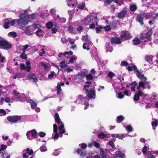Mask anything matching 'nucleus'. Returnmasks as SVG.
Returning a JSON list of instances; mask_svg holds the SVG:
<instances>
[{
    "label": "nucleus",
    "instance_id": "nucleus-51",
    "mask_svg": "<svg viewBox=\"0 0 158 158\" xmlns=\"http://www.w3.org/2000/svg\"><path fill=\"white\" fill-rule=\"evenodd\" d=\"M104 29L106 31H108L111 29L110 26L109 25L106 26L104 27Z\"/></svg>",
    "mask_w": 158,
    "mask_h": 158
},
{
    "label": "nucleus",
    "instance_id": "nucleus-50",
    "mask_svg": "<svg viewBox=\"0 0 158 158\" xmlns=\"http://www.w3.org/2000/svg\"><path fill=\"white\" fill-rule=\"evenodd\" d=\"M80 145H81V148L82 150L85 149L87 147V144L85 143H82L80 144Z\"/></svg>",
    "mask_w": 158,
    "mask_h": 158
},
{
    "label": "nucleus",
    "instance_id": "nucleus-26",
    "mask_svg": "<svg viewBox=\"0 0 158 158\" xmlns=\"http://www.w3.org/2000/svg\"><path fill=\"white\" fill-rule=\"evenodd\" d=\"M65 61L64 60H62L61 62H60V68L63 69L64 68H66L67 66V65L65 64Z\"/></svg>",
    "mask_w": 158,
    "mask_h": 158
},
{
    "label": "nucleus",
    "instance_id": "nucleus-39",
    "mask_svg": "<svg viewBox=\"0 0 158 158\" xmlns=\"http://www.w3.org/2000/svg\"><path fill=\"white\" fill-rule=\"evenodd\" d=\"M106 135L103 133H100L98 135V137L99 139H103L105 137Z\"/></svg>",
    "mask_w": 158,
    "mask_h": 158
},
{
    "label": "nucleus",
    "instance_id": "nucleus-27",
    "mask_svg": "<svg viewBox=\"0 0 158 158\" xmlns=\"http://www.w3.org/2000/svg\"><path fill=\"white\" fill-rule=\"evenodd\" d=\"M60 84V82L58 83L56 87L57 94L58 95H60V91H61L62 90V89H61V87L59 85Z\"/></svg>",
    "mask_w": 158,
    "mask_h": 158
},
{
    "label": "nucleus",
    "instance_id": "nucleus-40",
    "mask_svg": "<svg viewBox=\"0 0 158 158\" xmlns=\"http://www.w3.org/2000/svg\"><path fill=\"white\" fill-rule=\"evenodd\" d=\"M152 125L153 127H156L158 125V121L156 120L152 123Z\"/></svg>",
    "mask_w": 158,
    "mask_h": 158
},
{
    "label": "nucleus",
    "instance_id": "nucleus-22",
    "mask_svg": "<svg viewBox=\"0 0 158 158\" xmlns=\"http://www.w3.org/2000/svg\"><path fill=\"white\" fill-rule=\"evenodd\" d=\"M35 34L37 36H44L43 34V31L41 29H38L35 32Z\"/></svg>",
    "mask_w": 158,
    "mask_h": 158
},
{
    "label": "nucleus",
    "instance_id": "nucleus-31",
    "mask_svg": "<svg viewBox=\"0 0 158 158\" xmlns=\"http://www.w3.org/2000/svg\"><path fill=\"white\" fill-rule=\"evenodd\" d=\"M53 26V23L51 22H49L47 23L46 27L48 29H50L52 28Z\"/></svg>",
    "mask_w": 158,
    "mask_h": 158
},
{
    "label": "nucleus",
    "instance_id": "nucleus-16",
    "mask_svg": "<svg viewBox=\"0 0 158 158\" xmlns=\"http://www.w3.org/2000/svg\"><path fill=\"white\" fill-rule=\"evenodd\" d=\"M64 125L62 123H61L60 125L58 127L59 134H62L65 132V130L64 128Z\"/></svg>",
    "mask_w": 158,
    "mask_h": 158
},
{
    "label": "nucleus",
    "instance_id": "nucleus-46",
    "mask_svg": "<svg viewBox=\"0 0 158 158\" xmlns=\"http://www.w3.org/2000/svg\"><path fill=\"white\" fill-rule=\"evenodd\" d=\"M40 150L42 152H45L47 150L46 147L45 146H43L40 147Z\"/></svg>",
    "mask_w": 158,
    "mask_h": 158
},
{
    "label": "nucleus",
    "instance_id": "nucleus-45",
    "mask_svg": "<svg viewBox=\"0 0 158 158\" xmlns=\"http://www.w3.org/2000/svg\"><path fill=\"white\" fill-rule=\"evenodd\" d=\"M8 34L10 35L11 36H12L14 37H16L17 36V33L16 32L14 31L9 32L8 33Z\"/></svg>",
    "mask_w": 158,
    "mask_h": 158
},
{
    "label": "nucleus",
    "instance_id": "nucleus-18",
    "mask_svg": "<svg viewBox=\"0 0 158 158\" xmlns=\"http://www.w3.org/2000/svg\"><path fill=\"white\" fill-rule=\"evenodd\" d=\"M143 19V17L141 15H138L136 18L137 21L139 22L141 25H143L144 24Z\"/></svg>",
    "mask_w": 158,
    "mask_h": 158
},
{
    "label": "nucleus",
    "instance_id": "nucleus-4",
    "mask_svg": "<svg viewBox=\"0 0 158 158\" xmlns=\"http://www.w3.org/2000/svg\"><path fill=\"white\" fill-rule=\"evenodd\" d=\"M152 33L149 31L146 33H142L140 35L139 38L141 40H145L146 39H148L149 41H151L152 40L151 35Z\"/></svg>",
    "mask_w": 158,
    "mask_h": 158
},
{
    "label": "nucleus",
    "instance_id": "nucleus-61",
    "mask_svg": "<svg viewBox=\"0 0 158 158\" xmlns=\"http://www.w3.org/2000/svg\"><path fill=\"white\" fill-rule=\"evenodd\" d=\"M152 15L149 13H147L145 15V18L146 19H149L150 18L152 17Z\"/></svg>",
    "mask_w": 158,
    "mask_h": 158
},
{
    "label": "nucleus",
    "instance_id": "nucleus-49",
    "mask_svg": "<svg viewBox=\"0 0 158 158\" xmlns=\"http://www.w3.org/2000/svg\"><path fill=\"white\" fill-rule=\"evenodd\" d=\"M124 95L123 94L122 92H120L118 94V98L119 99H121L123 98Z\"/></svg>",
    "mask_w": 158,
    "mask_h": 158
},
{
    "label": "nucleus",
    "instance_id": "nucleus-44",
    "mask_svg": "<svg viewBox=\"0 0 158 158\" xmlns=\"http://www.w3.org/2000/svg\"><path fill=\"white\" fill-rule=\"evenodd\" d=\"M107 75L108 77H109L110 79H112L113 77L115 75V74L113 72L110 71L108 73Z\"/></svg>",
    "mask_w": 158,
    "mask_h": 158
},
{
    "label": "nucleus",
    "instance_id": "nucleus-8",
    "mask_svg": "<svg viewBox=\"0 0 158 158\" xmlns=\"http://www.w3.org/2000/svg\"><path fill=\"white\" fill-rule=\"evenodd\" d=\"M127 14V9H124L118 13L117 17L120 19H124Z\"/></svg>",
    "mask_w": 158,
    "mask_h": 158
},
{
    "label": "nucleus",
    "instance_id": "nucleus-56",
    "mask_svg": "<svg viewBox=\"0 0 158 158\" xmlns=\"http://www.w3.org/2000/svg\"><path fill=\"white\" fill-rule=\"evenodd\" d=\"M27 151V153H28L29 155H31L33 153L32 150H30L29 148H27L26 149Z\"/></svg>",
    "mask_w": 158,
    "mask_h": 158
},
{
    "label": "nucleus",
    "instance_id": "nucleus-9",
    "mask_svg": "<svg viewBox=\"0 0 158 158\" xmlns=\"http://www.w3.org/2000/svg\"><path fill=\"white\" fill-rule=\"evenodd\" d=\"M92 90H90L88 91L87 96L90 98H94L95 97L96 95L95 92L93 90L95 89V87H93V88L91 89Z\"/></svg>",
    "mask_w": 158,
    "mask_h": 158
},
{
    "label": "nucleus",
    "instance_id": "nucleus-34",
    "mask_svg": "<svg viewBox=\"0 0 158 158\" xmlns=\"http://www.w3.org/2000/svg\"><path fill=\"white\" fill-rule=\"evenodd\" d=\"M98 27H96L95 28L96 30V32L97 33H99L101 31V30L103 28V27L101 25L98 26Z\"/></svg>",
    "mask_w": 158,
    "mask_h": 158
},
{
    "label": "nucleus",
    "instance_id": "nucleus-19",
    "mask_svg": "<svg viewBox=\"0 0 158 158\" xmlns=\"http://www.w3.org/2000/svg\"><path fill=\"white\" fill-rule=\"evenodd\" d=\"M32 29L30 28V27L28 26L26 27L25 31V33L28 35H31L33 33V31H31Z\"/></svg>",
    "mask_w": 158,
    "mask_h": 158
},
{
    "label": "nucleus",
    "instance_id": "nucleus-14",
    "mask_svg": "<svg viewBox=\"0 0 158 158\" xmlns=\"http://www.w3.org/2000/svg\"><path fill=\"white\" fill-rule=\"evenodd\" d=\"M115 157L116 158L121 157V158H125V154L120 151H117L115 153Z\"/></svg>",
    "mask_w": 158,
    "mask_h": 158
},
{
    "label": "nucleus",
    "instance_id": "nucleus-3",
    "mask_svg": "<svg viewBox=\"0 0 158 158\" xmlns=\"http://www.w3.org/2000/svg\"><path fill=\"white\" fill-rule=\"evenodd\" d=\"M21 118V116L18 115L9 116L7 117V119L9 122L13 123L17 122Z\"/></svg>",
    "mask_w": 158,
    "mask_h": 158
},
{
    "label": "nucleus",
    "instance_id": "nucleus-13",
    "mask_svg": "<svg viewBox=\"0 0 158 158\" xmlns=\"http://www.w3.org/2000/svg\"><path fill=\"white\" fill-rule=\"evenodd\" d=\"M74 152L75 153H77V154L81 156H84L86 154L85 151L79 148L75 149Z\"/></svg>",
    "mask_w": 158,
    "mask_h": 158
},
{
    "label": "nucleus",
    "instance_id": "nucleus-38",
    "mask_svg": "<svg viewBox=\"0 0 158 158\" xmlns=\"http://www.w3.org/2000/svg\"><path fill=\"white\" fill-rule=\"evenodd\" d=\"M124 119V117L122 115H120L119 116H118L117 117V122L118 123V122L122 121Z\"/></svg>",
    "mask_w": 158,
    "mask_h": 158
},
{
    "label": "nucleus",
    "instance_id": "nucleus-35",
    "mask_svg": "<svg viewBox=\"0 0 158 158\" xmlns=\"http://www.w3.org/2000/svg\"><path fill=\"white\" fill-rule=\"evenodd\" d=\"M26 135L27 138L29 140H32V137L31 135V131H28Z\"/></svg>",
    "mask_w": 158,
    "mask_h": 158
},
{
    "label": "nucleus",
    "instance_id": "nucleus-29",
    "mask_svg": "<svg viewBox=\"0 0 158 158\" xmlns=\"http://www.w3.org/2000/svg\"><path fill=\"white\" fill-rule=\"evenodd\" d=\"M136 74L137 77L140 79H142L144 77V74H141L139 71H137V73H136Z\"/></svg>",
    "mask_w": 158,
    "mask_h": 158
},
{
    "label": "nucleus",
    "instance_id": "nucleus-12",
    "mask_svg": "<svg viewBox=\"0 0 158 158\" xmlns=\"http://www.w3.org/2000/svg\"><path fill=\"white\" fill-rule=\"evenodd\" d=\"M28 78L30 80L32 79L33 81L35 83L38 81L36 75L34 73H29L28 74Z\"/></svg>",
    "mask_w": 158,
    "mask_h": 158
},
{
    "label": "nucleus",
    "instance_id": "nucleus-28",
    "mask_svg": "<svg viewBox=\"0 0 158 158\" xmlns=\"http://www.w3.org/2000/svg\"><path fill=\"white\" fill-rule=\"evenodd\" d=\"M153 56L150 55L149 56L146 55L145 57V60L148 62H149L150 61H152V58H153Z\"/></svg>",
    "mask_w": 158,
    "mask_h": 158
},
{
    "label": "nucleus",
    "instance_id": "nucleus-58",
    "mask_svg": "<svg viewBox=\"0 0 158 158\" xmlns=\"http://www.w3.org/2000/svg\"><path fill=\"white\" fill-rule=\"evenodd\" d=\"M76 58L74 56H72L70 58L69 60V62L70 63H72L74 61L76 60Z\"/></svg>",
    "mask_w": 158,
    "mask_h": 158
},
{
    "label": "nucleus",
    "instance_id": "nucleus-17",
    "mask_svg": "<svg viewBox=\"0 0 158 158\" xmlns=\"http://www.w3.org/2000/svg\"><path fill=\"white\" fill-rule=\"evenodd\" d=\"M143 93H141L140 91H138L137 93L135 94L134 97L133 99L134 101H138L139 99V96H141Z\"/></svg>",
    "mask_w": 158,
    "mask_h": 158
},
{
    "label": "nucleus",
    "instance_id": "nucleus-53",
    "mask_svg": "<svg viewBox=\"0 0 158 158\" xmlns=\"http://www.w3.org/2000/svg\"><path fill=\"white\" fill-rule=\"evenodd\" d=\"M85 4L84 2H83L82 3L81 5H79L78 6V8L81 10L84 9V7H85Z\"/></svg>",
    "mask_w": 158,
    "mask_h": 158
},
{
    "label": "nucleus",
    "instance_id": "nucleus-48",
    "mask_svg": "<svg viewBox=\"0 0 158 158\" xmlns=\"http://www.w3.org/2000/svg\"><path fill=\"white\" fill-rule=\"evenodd\" d=\"M26 66L23 63H21L20 64V69L21 70H23L25 69Z\"/></svg>",
    "mask_w": 158,
    "mask_h": 158
},
{
    "label": "nucleus",
    "instance_id": "nucleus-11",
    "mask_svg": "<svg viewBox=\"0 0 158 158\" xmlns=\"http://www.w3.org/2000/svg\"><path fill=\"white\" fill-rule=\"evenodd\" d=\"M85 98H83L82 96L81 95H80L78 96L77 98V101H79L80 103L81 104H83V103L81 102L82 101H84V104L86 106H88L89 105V103L88 102H87L86 100H85Z\"/></svg>",
    "mask_w": 158,
    "mask_h": 158
},
{
    "label": "nucleus",
    "instance_id": "nucleus-23",
    "mask_svg": "<svg viewBox=\"0 0 158 158\" xmlns=\"http://www.w3.org/2000/svg\"><path fill=\"white\" fill-rule=\"evenodd\" d=\"M133 42L134 44L135 45H139L141 43V41L137 38H134L133 40Z\"/></svg>",
    "mask_w": 158,
    "mask_h": 158
},
{
    "label": "nucleus",
    "instance_id": "nucleus-33",
    "mask_svg": "<svg viewBox=\"0 0 158 158\" xmlns=\"http://www.w3.org/2000/svg\"><path fill=\"white\" fill-rule=\"evenodd\" d=\"M114 2L121 6L123 3V0H112Z\"/></svg>",
    "mask_w": 158,
    "mask_h": 158
},
{
    "label": "nucleus",
    "instance_id": "nucleus-7",
    "mask_svg": "<svg viewBox=\"0 0 158 158\" xmlns=\"http://www.w3.org/2000/svg\"><path fill=\"white\" fill-rule=\"evenodd\" d=\"M100 151V156L102 158H109L108 154L110 153L106 149H101Z\"/></svg>",
    "mask_w": 158,
    "mask_h": 158
},
{
    "label": "nucleus",
    "instance_id": "nucleus-60",
    "mask_svg": "<svg viewBox=\"0 0 158 158\" xmlns=\"http://www.w3.org/2000/svg\"><path fill=\"white\" fill-rule=\"evenodd\" d=\"M82 30V27L81 26H78L77 28V30L79 32H81Z\"/></svg>",
    "mask_w": 158,
    "mask_h": 158
},
{
    "label": "nucleus",
    "instance_id": "nucleus-43",
    "mask_svg": "<svg viewBox=\"0 0 158 158\" xmlns=\"http://www.w3.org/2000/svg\"><path fill=\"white\" fill-rule=\"evenodd\" d=\"M54 75L56 77V75L55 74V73L54 71H52L51 72V73L48 75V77L49 79H52Z\"/></svg>",
    "mask_w": 158,
    "mask_h": 158
},
{
    "label": "nucleus",
    "instance_id": "nucleus-57",
    "mask_svg": "<svg viewBox=\"0 0 158 158\" xmlns=\"http://www.w3.org/2000/svg\"><path fill=\"white\" fill-rule=\"evenodd\" d=\"M39 135L40 137H44L45 136L46 134L44 132H40L39 133Z\"/></svg>",
    "mask_w": 158,
    "mask_h": 158
},
{
    "label": "nucleus",
    "instance_id": "nucleus-20",
    "mask_svg": "<svg viewBox=\"0 0 158 158\" xmlns=\"http://www.w3.org/2000/svg\"><path fill=\"white\" fill-rule=\"evenodd\" d=\"M54 118L56 123L57 124L61 123L62 122L60 121V118L59 114L57 113H56L55 114Z\"/></svg>",
    "mask_w": 158,
    "mask_h": 158
},
{
    "label": "nucleus",
    "instance_id": "nucleus-32",
    "mask_svg": "<svg viewBox=\"0 0 158 158\" xmlns=\"http://www.w3.org/2000/svg\"><path fill=\"white\" fill-rule=\"evenodd\" d=\"M77 75L81 78H83L85 77V72H80L78 73Z\"/></svg>",
    "mask_w": 158,
    "mask_h": 158
},
{
    "label": "nucleus",
    "instance_id": "nucleus-42",
    "mask_svg": "<svg viewBox=\"0 0 158 158\" xmlns=\"http://www.w3.org/2000/svg\"><path fill=\"white\" fill-rule=\"evenodd\" d=\"M20 57L22 59H24L26 60L27 58V57L26 55L24 52H22L21 55H20Z\"/></svg>",
    "mask_w": 158,
    "mask_h": 158
},
{
    "label": "nucleus",
    "instance_id": "nucleus-55",
    "mask_svg": "<svg viewBox=\"0 0 158 158\" xmlns=\"http://www.w3.org/2000/svg\"><path fill=\"white\" fill-rule=\"evenodd\" d=\"M112 2V0H106L104 1V2L105 3L104 4V6H106L110 4Z\"/></svg>",
    "mask_w": 158,
    "mask_h": 158
},
{
    "label": "nucleus",
    "instance_id": "nucleus-1",
    "mask_svg": "<svg viewBox=\"0 0 158 158\" xmlns=\"http://www.w3.org/2000/svg\"><path fill=\"white\" fill-rule=\"evenodd\" d=\"M27 17V15L24 14L22 16L20 17L19 19H16V22L20 27H24L28 24L29 21Z\"/></svg>",
    "mask_w": 158,
    "mask_h": 158
},
{
    "label": "nucleus",
    "instance_id": "nucleus-36",
    "mask_svg": "<svg viewBox=\"0 0 158 158\" xmlns=\"http://www.w3.org/2000/svg\"><path fill=\"white\" fill-rule=\"evenodd\" d=\"M30 103L32 109H35L36 108L37 106L36 103L33 101H32Z\"/></svg>",
    "mask_w": 158,
    "mask_h": 158
},
{
    "label": "nucleus",
    "instance_id": "nucleus-6",
    "mask_svg": "<svg viewBox=\"0 0 158 158\" xmlns=\"http://www.w3.org/2000/svg\"><path fill=\"white\" fill-rule=\"evenodd\" d=\"M110 41L112 45L116 44H120L121 43L122 41L120 38L117 36H115L111 38Z\"/></svg>",
    "mask_w": 158,
    "mask_h": 158
},
{
    "label": "nucleus",
    "instance_id": "nucleus-25",
    "mask_svg": "<svg viewBox=\"0 0 158 158\" xmlns=\"http://www.w3.org/2000/svg\"><path fill=\"white\" fill-rule=\"evenodd\" d=\"M85 78L86 80L89 81V80H91L93 79L94 77L93 76V74L92 73H90L87 74L85 76Z\"/></svg>",
    "mask_w": 158,
    "mask_h": 158
},
{
    "label": "nucleus",
    "instance_id": "nucleus-59",
    "mask_svg": "<svg viewBox=\"0 0 158 158\" xmlns=\"http://www.w3.org/2000/svg\"><path fill=\"white\" fill-rule=\"evenodd\" d=\"M59 20V21L61 23H64L66 22V19L64 18H61Z\"/></svg>",
    "mask_w": 158,
    "mask_h": 158
},
{
    "label": "nucleus",
    "instance_id": "nucleus-47",
    "mask_svg": "<svg viewBox=\"0 0 158 158\" xmlns=\"http://www.w3.org/2000/svg\"><path fill=\"white\" fill-rule=\"evenodd\" d=\"M147 147L146 146H144L143 148L142 152L143 154H145L147 153Z\"/></svg>",
    "mask_w": 158,
    "mask_h": 158
},
{
    "label": "nucleus",
    "instance_id": "nucleus-5",
    "mask_svg": "<svg viewBox=\"0 0 158 158\" xmlns=\"http://www.w3.org/2000/svg\"><path fill=\"white\" fill-rule=\"evenodd\" d=\"M121 33L120 37L125 38V40H128L131 37V34L128 31L126 30L123 31L121 32Z\"/></svg>",
    "mask_w": 158,
    "mask_h": 158
},
{
    "label": "nucleus",
    "instance_id": "nucleus-37",
    "mask_svg": "<svg viewBox=\"0 0 158 158\" xmlns=\"http://www.w3.org/2000/svg\"><path fill=\"white\" fill-rule=\"evenodd\" d=\"M126 129L128 131V133L129 132H131L133 130L132 127L130 125H128L126 128Z\"/></svg>",
    "mask_w": 158,
    "mask_h": 158
},
{
    "label": "nucleus",
    "instance_id": "nucleus-24",
    "mask_svg": "<svg viewBox=\"0 0 158 158\" xmlns=\"http://www.w3.org/2000/svg\"><path fill=\"white\" fill-rule=\"evenodd\" d=\"M127 135L126 134H122L121 135H120L118 134H116L115 137L117 138H118L119 139H122L123 138L125 137Z\"/></svg>",
    "mask_w": 158,
    "mask_h": 158
},
{
    "label": "nucleus",
    "instance_id": "nucleus-54",
    "mask_svg": "<svg viewBox=\"0 0 158 158\" xmlns=\"http://www.w3.org/2000/svg\"><path fill=\"white\" fill-rule=\"evenodd\" d=\"M13 93L14 94V95L17 97V98H19L20 97V94L16 92V91L15 90H13Z\"/></svg>",
    "mask_w": 158,
    "mask_h": 158
},
{
    "label": "nucleus",
    "instance_id": "nucleus-21",
    "mask_svg": "<svg viewBox=\"0 0 158 158\" xmlns=\"http://www.w3.org/2000/svg\"><path fill=\"white\" fill-rule=\"evenodd\" d=\"M31 135L33 139L37 138L38 136L37 134V132L35 129H33L31 131Z\"/></svg>",
    "mask_w": 158,
    "mask_h": 158
},
{
    "label": "nucleus",
    "instance_id": "nucleus-10",
    "mask_svg": "<svg viewBox=\"0 0 158 158\" xmlns=\"http://www.w3.org/2000/svg\"><path fill=\"white\" fill-rule=\"evenodd\" d=\"M7 148V146L6 145H4V144H2L1 145V148H0V153L1 154V156L2 158H10V156H7L6 157H4V156L6 155L7 153L4 154L3 152H2L1 151H4Z\"/></svg>",
    "mask_w": 158,
    "mask_h": 158
},
{
    "label": "nucleus",
    "instance_id": "nucleus-41",
    "mask_svg": "<svg viewBox=\"0 0 158 158\" xmlns=\"http://www.w3.org/2000/svg\"><path fill=\"white\" fill-rule=\"evenodd\" d=\"M118 24V21H114L112 22L111 25L112 26L115 28L117 27Z\"/></svg>",
    "mask_w": 158,
    "mask_h": 158
},
{
    "label": "nucleus",
    "instance_id": "nucleus-15",
    "mask_svg": "<svg viewBox=\"0 0 158 158\" xmlns=\"http://www.w3.org/2000/svg\"><path fill=\"white\" fill-rule=\"evenodd\" d=\"M85 85L84 86L83 89L85 90L86 92H88V89L86 88H88L92 85V82L91 81H87L85 82Z\"/></svg>",
    "mask_w": 158,
    "mask_h": 158
},
{
    "label": "nucleus",
    "instance_id": "nucleus-64",
    "mask_svg": "<svg viewBox=\"0 0 158 158\" xmlns=\"http://www.w3.org/2000/svg\"><path fill=\"white\" fill-rule=\"evenodd\" d=\"M94 143V145L96 148H98L100 146V144H99L96 142V141H94L93 142Z\"/></svg>",
    "mask_w": 158,
    "mask_h": 158
},
{
    "label": "nucleus",
    "instance_id": "nucleus-2",
    "mask_svg": "<svg viewBox=\"0 0 158 158\" xmlns=\"http://www.w3.org/2000/svg\"><path fill=\"white\" fill-rule=\"evenodd\" d=\"M0 46L4 49H10L12 48V45L10 44L6 40H0Z\"/></svg>",
    "mask_w": 158,
    "mask_h": 158
},
{
    "label": "nucleus",
    "instance_id": "nucleus-62",
    "mask_svg": "<svg viewBox=\"0 0 158 158\" xmlns=\"http://www.w3.org/2000/svg\"><path fill=\"white\" fill-rule=\"evenodd\" d=\"M148 158H156L151 153H148L147 154Z\"/></svg>",
    "mask_w": 158,
    "mask_h": 158
},
{
    "label": "nucleus",
    "instance_id": "nucleus-30",
    "mask_svg": "<svg viewBox=\"0 0 158 158\" xmlns=\"http://www.w3.org/2000/svg\"><path fill=\"white\" fill-rule=\"evenodd\" d=\"M130 10L131 11H133L136 10L137 7L135 5H131L130 6Z\"/></svg>",
    "mask_w": 158,
    "mask_h": 158
},
{
    "label": "nucleus",
    "instance_id": "nucleus-52",
    "mask_svg": "<svg viewBox=\"0 0 158 158\" xmlns=\"http://www.w3.org/2000/svg\"><path fill=\"white\" fill-rule=\"evenodd\" d=\"M10 24L9 22H5L3 25V27L5 29H7L9 28V25Z\"/></svg>",
    "mask_w": 158,
    "mask_h": 158
},
{
    "label": "nucleus",
    "instance_id": "nucleus-63",
    "mask_svg": "<svg viewBox=\"0 0 158 158\" xmlns=\"http://www.w3.org/2000/svg\"><path fill=\"white\" fill-rule=\"evenodd\" d=\"M121 64L123 66H127L128 64V63L126 61H123L121 62Z\"/></svg>",
    "mask_w": 158,
    "mask_h": 158
}]
</instances>
